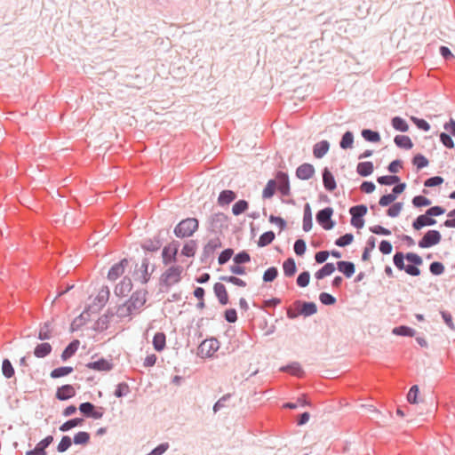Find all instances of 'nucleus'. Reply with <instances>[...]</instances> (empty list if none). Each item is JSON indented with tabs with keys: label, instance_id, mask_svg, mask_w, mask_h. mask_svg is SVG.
<instances>
[{
	"label": "nucleus",
	"instance_id": "nucleus-1",
	"mask_svg": "<svg viewBox=\"0 0 455 455\" xmlns=\"http://www.w3.org/2000/svg\"><path fill=\"white\" fill-rule=\"evenodd\" d=\"M393 263L399 271H404L407 275L416 277L421 274L419 267L423 265V259L413 251H396L393 256Z\"/></svg>",
	"mask_w": 455,
	"mask_h": 455
},
{
	"label": "nucleus",
	"instance_id": "nucleus-2",
	"mask_svg": "<svg viewBox=\"0 0 455 455\" xmlns=\"http://www.w3.org/2000/svg\"><path fill=\"white\" fill-rule=\"evenodd\" d=\"M183 267L180 265L170 266L159 277L160 292H168L170 288L181 281Z\"/></svg>",
	"mask_w": 455,
	"mask_h": 455
},
{
	"label": "nucleus",
	"instance_id": "nucleus-3",
	"mask_svg": "<svg viewBox=\"0 0 455 455\" xmlns=\"http://www.w3.org/2000/svg\"><path fill=\"white\" fill-rule=\"evenodd\" d=\"M199 228V220L196 218H186L181 220L174 228L173 234L177 238L184 239L191 237Z\"/></svg>",
	"mask_w": 455,
	"mask_h": 455
},
{
	"label": "nucleus",
	"instance_id": "nucleus-4",
	"mask_svg": "<svg viewBox=\"0 0 455 455\" xmlns=\"http://www.w3.org/2000/svg\"><path fill=\"white\" fill-rule=\"evenodd\" d=\"M229 218L223 212L213 213L208 220V231L212 234L221 235L228 228Z\"/></svg>",
	"mask_w": 455,
	"mask_h": 455
},
{
	"label": "nucleus",
	"instance_id": "nucleus-5",
	"mask_svg": "<svg viewBox=\"0 0 455 455\" xmlns=\"http://www.w3.org/2000/svg\"><path fill=\"white\" fill-rule=\"evenodd\" d=\"M220 342L214 338L211 337L204 339L197 347L196 355L200 358H211L219 350Z\"/></svg>",
	"mask_w": 455,
	"mask_h": 455
},
{
	"label": "nucleus",
	"instance_id": "nucleus-6",
	"mask_svg": "<svg viewBox=\"0 0 455 455\" xmlns=\"http://www.w3.org/2000/svg\"><path fill=\"white\" fill-rule=\"evenodd\" d=\"M334 210L331 206L319 210L315 214L316 223L324 230H331L336 226V221L332 220Z\"/></svg>",
	"mask_w": 455,
	"mask_h": 455
},
{
	"label": "nucleus",
	"instance_id": "nucleus-7",
	"mask_svg": "<svg viewBox=\"0 0 455 455\" xmlns=\"http://www.w3.org/2000/svg\"><path fill=\"white\" fill-rule=\"evenodd\" d=\"M78 411L83 415L82 418L100 419L104 416L105 408L102 406H96L91 402L81 403L78 406Z\"/></svg>",
	"mask_w": 455,
	"mask_h": 455
},
{
	"label": "nucleus",
	"instance_id": "nucleus-8",
	"mask_svg": "<svg viewBox=\"0 0 455 455\" xmlns=\"http://www.w3.org/2000/svg\"><path fill=\"white\" fill-rule=\"evenodd\" d=\"M368 212V207L366 204H356L349 208V214L351 215L350 224L357 229L363 228L365 220L363 217Z\"/></svg>",
	"mask_w": 455,
	"mask_h": 455
},
{
	"label": "nucleus",
	"instance_id": "nucleus-9",
	"mask_svg": "<svg viewBox=\"0 0 455 455\" xmlns=\"http://www.w3.org/2000/svg\"><path fill=\"white\" fill-rule=\"evenodd\" d=\"M180 243L177 240H172L171 243L164 245L162 249V259L163 264L164 266H169L171 264H174L178 260V252L180 249Z\"/></svg>",
	"mask_w": 455,
	"mask_h": 455
},
{
	"label": "nucleus",
	"instance_id": "nucleus-10",
	"mask_svg": "<svg viewBox=\"0 0 455 455\" xmlns=\"http://www.w3.org/2000/svg\"><path fill=\"white\" fill-rule=\"evenodd\" d=\"M442 240V235L439 230L429 229L418 241V246L421 249H428L438 244Z\"/></svg>",
	"mask_w": 455,
	"mask_h": 455
},
{
	"label": "nucleus",
	"instance_id": "nucleus-11",
	"mask_svg": "<svg viewBox=\"0 0 455 455\" xmlns=\"http://www.w3.org/2000/svg\"><path fill=\"white\" fill-rule=\"evenodd\" d=\"M149 267L150 259L147 255L142 258L140 267L138 263L135 264L134 275H136L138 272H140V275L139 276L138 280L141 284H147L151 279L152 271H149Z\"/></svg>",
	"mask_w": 455,
	"mask_h": 455
},
{
	"label": "nucleus",
	"instance_id": "nucleus-12",
	"mask_svg": "<svg viewBox=\"0 0 455 455\" xmlns=\"http://www.w3.org/2000/svg\"><path fill=\"white\" fill-rule=\"evenodd\" d=\"M131 261V259L128 258H123L118 262L112 265V267L109 268L108 272V279L109 281H116L120 276L123 275L124 273L126 267H128L129 263Z\"/></svg>",
	"mask_w": 455,
	"mask_h": 455
},
{
	"label": "nucleus",
	"instance_id": "nucleus-13",
	"mask_svg": "<svg viewBox=\"0 0 455 455\" xmlns=\"http://www.w3.org/2000/svg\"><path fill=\"white\" fill-rule=\"evenodd\" d=\"M276 188L283 196L291 194L290 178L287 172L278 171L275 173Z\"/></svg>",
	"mask_w": 455,
	"mask_h": 455
},
{
	"label": "nucleus",
	"instance_id": "nucleus-14",
	"mask_svg": "<svg viewBox=\"0 0 455 455\" xmlns=\"http://www.w3.org/2000/svg\"><path fill=\"white\" fill-rule=\"evenodd\" d=\"M222 247V243L219 237L210 239L208 243L204 246L203 252L200 257L201 263H206L208 259L219 248Z\"/></svg>",
	"mask_w": 455,
	"mask_h": 455
},
{
	"label": "nucleus",
	"instance_id": "nucleus-15",
	"mask_svg": "<svg viewBox=\"0 0 455 455\" xmlns=\"http://www.w3.org/2000/svg\"><path fill=\"white\" fill-rule=\"evenodd\" d=\"M436 223V220L425 212L423 214L419 215L413 220L411 227L415 231H419L425 227L435 226Z\"/></svg>",
	"mask_w": 455,
	"mask_h": 455
},
{
	"label": "nucleus",
	"instance_id": "nucleus-16",
	"mask_svg": "<svg viewBox=\"0 0 455 455\" xmlns=\"http://www.w3.org/2000/svg\"><path fill=\"white\" fill-rule=\"evenodd\" d=\"M115 312L108 308L104 315L99 317L93 323L92 330L97 332H102L108 328L111 319L114 317Z\"/></svg>",
	"mask_w": 455,
	"mask_h": 455
},
{
	"label": "nucleus",
	"instance_id": "nucleus-17",
	"mask_svg": "<svg viewBox=\"0 0 455 455\" xmlns=\"http://www.w3.org/2000/svg\"><path fill=\"white\" fill-rule=\"evenodd\" d=\"M147 290H137L126 300L133 310L142 307L147 302Z\"/></svg>",
	"mask_w": 455,
	"mask_h": 455
},
{
	"label": "nucleus",
	"instance_id": "nucleus-18",
	"mask_svg": "<svg viewBox=\"0 0 455 455\" xmlns=\"http://www.w3.org/2000/svg\"><path fill=\"white\" fill-rule=\"evenodd\" d=\"M53 440L52 435H46L36 444L34 449L27 451L25 455H47L46 449L52 443Z\"/></svg>",
	"mask_w": 455,
	"mask_h": 455
},
{
	"label": "nucleus",
	"instance_id": "nucleus-19",
	"mask_svg": "<svg viewBox=\"0 0 455 455\" xmlns=\"http://www.w3.org/2000/svg\"><path fill=\"white\" fill-rule=\"evenodd\" d=\"M85 367L96 371H110L114 368V363L111 360L100 357L98 360L91 361L85 364Z\"/></svg>",
	"mask_w": 455,
	"mask_h": 455
},
{
	"label": "nucleus",
	"instance_id": "nucleus-20",
	"mask_svg": "<svg viewBox=\"0 0 455 455\" xmlns=\"http://www.w3.org/2000/svg\"><path fill=\"white\" fill-rule=\"evenodd\" d=\"M110 296V289L108 286L104 285L99 291L98 295L95 297L93 303V308L91 310L92 312H97L100 310L108 302Z\"/></svg>",
	"mask_w": 455,
	"mask_h": 455
},
{
	"label": "nucleus",
	"instance_id": "nucleus-21",
	"mask_svg": "<svg viewBox=\"0 0 455 455\" xmlns=\"http://www.w3.org/2000/svg\"><path fill=\"white\" fill-rule=\"evenodd\" d=\"M93 308V306L85 307L84 310L76 316L70 324V332L77 331L83 325H84L90 320V312Z\"/></svg>",
	"mask_w": 455,
	"mask_h": 455
},
{
	"label": "nucleus",
	"instance_id": "nucleus-22",
	"mask_svg": "<svg viewBox=\"0 0 455 455\" xmlns=\"http://www.w3.org/2000/svg\"><path fill=\"white\" fill-rule=\"evenodd\" d=\"M315 173V169L312 164L303 163L299 165L295 171L296 177L300 180H308Z\"/></svg>",
	"mask_w": 455,
	"mask_h": 455
},
{
	"label": "nucleus",
	"instance_id": "nucleus-23",
	"mask_svg": "<svg viewBox=\"0 0 455 455\" xmlns=\"http://www.w3.org/2000/svg\"><path fill=\"white\" fill-rule=\"evenodd\" d=\"M76 389L71 384H65L57 387L55 398L59 401H68L76 396Z\"/></svg>",
	"mask_w": 455,
	"mask_h": 455
},
{
	"label": "nucleus",
	"instance_id": "nucleus-24",
	"mask_svg": "<svg viewBox=\"0 0 455 455\" xmlns=\"http://www.w3.org/2000/svg\"><path fill=\"white\" fill-rule=\"evenodd\" d=\"M132 287L133 284L132 279L125 275L123 277L121 282L116 285L114 290L115 295L116 297L123 298L132 290Z\"/></svg>",
	"mask_w": 455,
	"mask_h": 455
},
{
	"label": "nucleus",
	"instance_id": "nucleus-25",
	"mask_svg": "<svg viewBox=\"0 0 455 455\" xmlns=\"http://www.w3.org/2000/svg\"><path fill=\"white\" fill-rule=\"evenodd\" d=\"M279 371L282 372H287L298 378H303L305 376V371L303 367L299 362L296 361L290 362L287 364L281 366Z\"/></svg>",
	"mask_w": 455,
	"mask_h": 455
},
{
	"label": "nucleus",
	"instance_id": "nucleus-26",
	"mask_svg": "<svg viewBox=\"0 0 455 455\" xmlns=\"http://www.w3.org/2000/svg\"><path fill=\"white\" fill-rule=\"evenodd\" d=\"M323 185L326 191L333 192L337 188V182L333 173L325 166L322 170Z\"/></svg>",
	"mask_w": 455,
	"mask_h": 455
},
{
	"label": "nucleus",
	"instance_id": "nucleus-27",
	"mask_svg": "<svg viewBox=\"0 0 455 455\" xmlns=\"http://www.w3.org/2000/svg\"><path fill=\"white\" fill-rule=\"evenodd\" d=\"M213 292L221 306L229 304L230 301L227 288L221 282L213 284Z\"/></svg>",
	"mask_w": 455,
	"mask_h": 455
},
{
	"label": "nucleus",
	"instance_id": "nucleus-28",
	"mask_svg": "<svg viewBox=\"0 0 455 455\" xmlns=\"http://www.w3.org/2000/svg\"><path fill=\"white\" fill-rule=\"evenodd\" d=\"M336 268L344 275L346 278L352 277L355 273V265L353 261L339 260L336 263Z\"/></svg>",
	"mask_w": 455,
	"mask_h": 455
},
{
	"label": "nucleus",
	"instance_id": "nucleus-29",
	"mask_svg": "<svg viewBox=\"0 0 455 455\" xmlns=\"http://www.w3.org/2000/svg\"><path fill=\"white\" fill-rule=\"evenodd\" d=\"M295 303L301 306L299 314L304 317H309L317 313V305L314 301L296 300Z\"/></svg>",
	"mask_w": 455,
	"mask_h": 455
},
{
	"label": "nucleus",
	"instance_id": "nucleus-30",
	"mask_svg": "<svg viewBox=\"0 0 455 455\" xmlns=\"http://www.w3.org/2000/svg\"><path fill=\"white\" fill-rule=\"evenodd\" d=\"M313 228V216H312V209L309 203H306L303 208V220H302V229L304 232H309Z\"/></svg>",
	"mask_w": 455,
	"mask_h": 455
},
{
	"label": "nucleus",
	"instance_id": "nucleus-31",
	"mask_svg": "<svg viewBox=\"0 0 455 455\" xmlns=\"http://www.w3.org/2000/svg\"><path fill=\"white\" fill-rule=\"evenodd\" d=\"M331 144L326 140H322L313 146V156L316 159H322L329 151Z\"/></svg>",
	"mask_w": 455,
	"mask_h": 455
},
{
	"label": "nucleus",
	"instance_id": "nucleus-32",
	"mask_svg": "<svg viewBox=\"0 0 455 455\" xmlns=\"http://www.w3.org/2000/svg\"><path fill=\"white\" fill-rule=\"evenodd\" d=\"M236 198V193L230 189H224L219 194L217 203L220 206L229 205Z\"/></svg>",
	"mask_w": 455,
	"mask_h": 455
},
{
	"label": "nucleus",
	"instance_id": "nucleus-33",
	"mask_svg": "<svg viewBox=\"0 0 455 455\" xmlns=\"http://www.w3.org/2000/svg\"><path fill=\"white\" fill-rule=\"evenodd\" d=\"M80 341L76 339L71 340L66 347L63 349L60 359L63 362L68 361L69 358H71L77 352L79 348Z\"/></svg>",
	"mask_w": 455,
	"mask_h": 455
},
{
	"label": "nucleus",
	"instance_id": "nucleus-34",
	"mask_svg": "<svg viewBox=\"0 0 455 455\" xmlns=\"http://www.w3.org/2000/svg\"><path fill=\"white\" fill-rule=\"evenodd\" d=\"M84 419L82 417L72 418V419H68L64 423H62L59 427V430L63 433L68 432L69 430H71L74 427H82L84 425Z\"/></svg>",
	"mask_w": 455,
	"mask_h": 455
},
{
	"label": "nucleus",
	"instance_id": "nucleus-35",
	"mask_svg": "<svg viewBox=\"0 0 455 455\" xmlns=\"http://www.w3.org/2000/svg\"><path fill=\"white\" fill-rule=\"evenodd\" d=\"M394 143L397 148L404 150H410L413 148V142L408 135H395L394 138Z\"/></svg>",
	"mask_w": 455,
	"mask_h": 455
},
{
	"label": "nucleus",
	"instance_id": "nucleus-36",
	"mask_svg": "<svg viewBox=\"0 0 455 455\" xmlns=\"http://www.w3.org/2000/svg\"><path fill=\"white\" fill-rule=\"evenodd\" d=\"M374 171V165L371 161L359 162L356 165V172L361 177H369Z\"/></svg>",
	"mask_w": 455,
	"mask_h": 455
},
{
	"label": "nucleus",
	"instance_id": "nucleus-37",
	"mask_svg": "<svg viewBox=\"0 0 455 455\" xmlns=\"http://www.w3.org/2000/svg\"><path fill=\"white\" fill-rule=\"evenodd\" d=\"M52 351V347L48 342L38 343L34 348L33 354L36 358H44Z\"/></svg>",
	"mask_w": 455,
	"mask_h": 455
},
{
	"label": "nucleus",
	"instance_id": "nucleus-38",
	"mask_svg": "<svg viewBox=\"0 0 455 455\" xmlns=\"http://www.w3.org/2000/svg\"><path fill=\"white\" fill-rule=\"evenodd\" d=\"M335 270V264L332 262H327L315 273L314 276L316 280L319 281L326 276L331 275Z\"/></svg>",
	"mask_w": 455,
	"mask_h": 455
},
{
	"label": "nucleus",
	"instance_id": "nucleus-39",
	"mask_svg": "<svg viewBox=\"0 0 455 455\" xmlns=\"http://www.w3.org/2000/svg\"><path fill=\"white\" fill-rule=\"evenodd\" d=\"M361 136L365 141L371 143H379L381 140L380 133L370 128H363L361 131Z\"/></svg>",
	"mask_w": 455,
	"mask_h": 455
},
{
	"label": "nucleus",
	"instance_id": "nucleus-40",
	"mask_svg": "<svg viewBox=\"0 0 455 455\" xmlns=\"http://www.w3.org/2000/svg\"><path fill=\"white\" fill-rule=\"evenodd\" d=\"M153 347L156 352H162L166 346V335L163 331L155 333L152 340Z\"/></svg>",
	"mask_w": 455,
	"mask_h": 455
},
{
	"label": "nucleus",
	"instance_id": "nucleus-41",
	"mask_svg": "<svg viewBox=\"0 0 455 455\" xmlns=\"http://www.w3.org/2000/svg\"><path fill=\"white\" fill-rule=\"evenodd\" d=\"M297 270H298V268L296 266V262L292 257L287 258L283 262V271L284 276L291 277L297 273Z\"/></svg>",
	"mask_w": 455,
	"mask_h": 455
},
{
	"label": "nucleus",
	"instance_id": "nucleus-42",
	"mask_svg": "<svg viewBox=\"0 0 455 455\" xmlns=\"http://www.w3.org/2000/svg\"><path fill=\"white\" fill-rule=\"evenodd\" d=\"M354 132L351 131H347L342 134L339 145L341 149L347 150L354 147Z\"/></svg>",
	"mask_w": 455,
	"mask_h": 455
},
{
	"label": "nucleus",
	"instance_id": "nucleus-43",
	"mask_svg": "<svg viewBox=\"0 0 455 455\" xmlns=\"http://www.w3.org/2000/svg\"><path fill=\"white\" fill-rule=\"evenodd\" d=\"M197 250V241L188 240L187 241L181 249V255L187 258L194 257Z\"/></svg>",
	"mask_w": 455,
	"mask_h": 455
},
{
	"label": "nucleus",
	"instance_id": "nucleus-44",
	"mask_svg": "<svg viewBox=\"0 0 455 455\" xmlns=\"http://www.w3.org/2000/svg\"><path fill=\"white\" fill-rule=\"evenodd\" d=\"M391 125L395 131L401 132H406L410 128L407 121L399 116H395L391 118Z\"/></svg>",
	"mask_w": 455,
	"mask_h": 455
},
{
	"label": "nucleus",
	"instance_id": "nucleus-45",
	"mask_svg": "<svg viewBox=\"0 0 455 455\" xmlns=\"http://www.w3.org/2000/svg\"><path fill=\"white\" fill-rule=\"evenodd\" d=\"M140 248L143 250L145 255L148 256L149 252H157L160 250L158 243H156L152 238H145L140 243Z\"/></svg>",
	"mask_w": 455,
	"mask_h": 455
},
{
	"label": "nucleus",
	"instance_id": "nucleus-46",
	"mask_svg": "<svg viewBox=\"0 0 455 455\" xmlns=\"http://www.w3.org/2000/svg\"><path fill=\"white\" fill-rule=\"evenodd\" d=\"M377 239L374 236H370L365 243L362 253V260L368 261L371 258V252L375 249Z\"/></svg>",
	"mask_w": 455,
	"mask_h": 455
},
{
	"label": "nucleus",
	"instance_id": "nucleus-47",
	"mask_svg": "<svg viewBox=\"0 0 455 455\" xmlns=\"http://www.w3.org/2000/svg\"><path fill=\"white\" fill-rule=\"evenodd\" d=\"M411 164L417 171H419L429 165V160L423 154L417 153L412 156Z\"/></svg>",
	"mask_w": 455,
	"mask_h": 455
},
{
	"label": "nucleus",
	"instance_id": "nucleus-48",
	"mask_svg": "<svg viewBox=\"0 0 455 455\" xmlns=\"http://www.w3.org/2000/svg\"><path fill=\"white\" fill-rule=\"evenodd\" d=\"M71 439L74 444L85 446L90 443L91 434L86 431H79Z\"/></svg>",
	"mask_w": 455,
	"mask_h": 455
},
{
	"label": "nucleus",
	"instance_id": "nucleus-49",
	"mask_svg": "<svg viewBox=\"0 0 455 455\" xmlns=\"http://www.w3.org/2000/svg\"><path fill=\"white\" fill-rule=\"evenodd\" d=\"M392 333L401 337H414L416 331L408 325H398L392 330Z\"/></svg>",
	"mask_w": 455,
	"mask_h": 455
},
{
	"label": "nucleus",
	"instance_id": "nucleus-50",
	"mask_svg": "<svg viewBox=\"0 0 455 455\" xmlns=\"http://www.w3.org/2000/svg\"><path fill=\"white\" fill-rule=\"evenodd\" d=\"M275 234L274 231H272V230L266 231L259 235V240L257 241V244L260 248L266 247V246L269 245L270 243H272V242L275 240Z\"/></svg>",
	"mask_w": 455,
	"mask_h": 455
},
{
	"label": "nucleus",
	"instance_id": "nucleus-51",
	"mask_svg": "<svg viewBox=\"0 0 455 455\" xmlns=\"http://www.w3.org/2000/svg\"><path fill=\"white\" fill-rule=\"evenodd\" d=\"M276 189V180L275 179H270L267 180L266 186L262 190V198L263 199H270L274 196Z\"/></svg>",
	"mask_w": 455,
	"mask_h": 455
},
{
	"label": "nucleus",
	"instance_id": "nucleus-52",
	"mask_svg": "<svg viewBox=\"0 0 455 455\" xmlns=\"http://www.w3.org/2000/svg\"><path fill=\"white\" fill-rule=\"evenodd\" d=\"M74 371V368L72 366H60L54 368L50 372V377L52 379H60L62 377H66Z\"/></svg>",
	"mask_w": 455,
	"mask_h": 455
},
{
	"label": "nucleus",
	"instance_id": "nucleus-53",
	"mask_svg": "<svg viewBox=\"0 0 455 455\" xmlns=\"http://www.w3.org/2000/svg\"><path fill=\"white\" fill-rule=\"evenodd\" d=\"M2 374L5 379H11L14 376L15 371L12 362L8 358H4L1 366Z\"/></svg>",
	"mask_w": 455,
	"mask_h": 455
},
{
	"label": "nucleus",
	"instance_id": "nucleus-54",
	"mask_svg": "<svg viewBox=\"0 0 455 455\" xmlns=\"http://www.w3.org/2000/svg\"><path fill=\"white\" fill-rule=\"evenodd\" d=\"M249 208V203L245 199L237 200L232 206V213L235 216H239L240 214L245 212Z\"/></svg>",
	"mask_w": 455,
	"mask_h": 455
},
{
	"label": "nucleus",
	"instance_id": "nucleus-55",
	"mask_svg": "<svg viewBox=\"0 0 455 455\" xmlns=\"http://www.w3.org/2000/svg\"><path fill=\"white\" fill-rule=\"evenodd\" d=\"M279 275L278 268L276 267H267L262 275V280L264 283H272L274 282Z\"/></svg>",
	"mask_w": 455,
	"mask_h": 455
},
{
	"label": "nucleus",
	"instance_id": "nucleus-56",
	"mask_svg": "<svg viewBox=\"0 0 455 455\" xmlns=\"http://www.w3.org/2000/svg\"><path fill=\"white\" fill-rule=\"evenodd\" d=\"M411 204H412L413 207H415V208H423V207L430 206L432 204V201L428 197L425 196L424 195H418L412 198Z\"/></svg>",
	"mask_w": 455,
	"mask_h": 455
},
{
	"label": "nucleus",
	"instance_id": "nucleus-57",
	"mask_svg": "<svg viewBox=\"0 0 455 455\" xmlns=\"http://www.w3.org/2000/svg\"><path fill=\"white\" fill-rule=\"evenodd\" d=\"M133 309L130 307L129 303L124 301L123 304L116 307V310L114 311L119 318H124L132 314Z\"/></svg>",
	"mask_w": 455,
	"mask_h": 455
},
{
	"label": "nucleus",
	"instance_id": "nucleus-58",
	"mask_svg": "<svg viewBox=\"0 0 455 455\" xmlns=\"http://www.w3.org/2000/svg\"><path fill=\"white\" fill-rule=\"evenodd\" d=\"M400 177L398 175H382L377 178V182L381 186H392L399 182Z\"/></svg>",
	"mask_w": 455,
	"mask_h": 455
},
{
	"label": "nucleus",
	"instance_id": "nucleus-59",
	"mask_svg": "<svg viewBox=\"0 0 455 455\" xmlns=\"http://www.w3.org/2000/svg\"><path fill=\"white\" fill-rule=\"evenodd\" d=\"M354 235L352 233H346L340 235L334 241V244L338 247H347L354 242Z\"/></svg>",
	"mask_w": 455,
	"mask_h": 455
},
{
	"label": "nucleus",
	"instance_id": "nucleus-60",
	"mask_svg": "<svg viewBox=\"0 0 455 455\" xmlns=\"http://www.w3.org/2000/svg\"><path fill=\"white\" fill-rule=\"evenodd\" d=\"M293 251L297 256H304L307 251L306 241L301 237L297 238L293 244Z\"/></svg>",
	"mask_w": 455,
	"mask_h": 455
},
{
	"label": "nucleus",
	"instance_id": "nucleus-61",
	"mask_svg": "<svg viewBox=\"0 0 455 455\" xmlns=\"http://www.w3.org/2000/svg\"><path fill=\"white\" fill-rule=\"evenodd\" d=\"M251 261V255L246 250L240 251L233 257V262L235 264H246Z\"/></svg>",
	"mask_w": 455,
	"mask_h": 455
},
{
	"label": "nucleus",
	"instance_id": "nucleus-62",
	"mask_svg": "<svg viewBox=\"0 0 455 455\" xmlns=\"http://www.w3.org/2000/svg\"><path fill=\"white\" fill-rule=\"evenodd\" d=\"M51 323L49 321L44 323L38 331L37 339L40 340H48L51 339Z\"/></svg>",
	"mask_w": 455,
	"mask_h": 455
},
{
	"label": "nucleus",
	"instance_id": "nucleus-63",
	"mask_svg": "<svg viewBox=\"0 0 455 455\" xmlns=\"http://www.w3.org/2000/svg\"><path fill=\"white\" fill-rule=\"evenodd\" d=\"M130 393V387L126 382H120L116 386L114 395L116 398H123Z\"/></svg>",
	"mask_w": 455,
	"mask_h": 455
},
{
	"label": "nucleus",
	"instance_id": "nucleus-64",
	"mask_svg": "<svg viewBox=\"0 0 455 455\" xmlns=\"http://www.w3.org/2000/svg\"><path fill=\"white\" fill-rule=\"evenodd\" d=\"M310 282V272L308 270H303L300 272L296 279V283L300 288H305L309 284Z\"/></svg>",
	"mask_w": 455,
	"mask_h": 455
}]
</instances>
